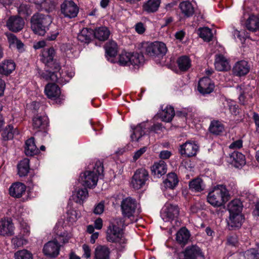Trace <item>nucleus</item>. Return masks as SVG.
<instances>
[{
  "mask_svg": "<svg viewBox=\"0 0 259 259\" xmlns=\"http://www.w3.org/2000/svg\"><path fill=\"white\" fill-rule=\"evenodd\" d=\"M41 60L46 66L54 71H40L39 74L41 78L46 80H51L59 84L66 82L61 66L57 60L56 51L53 48L45 49L41 53Z\"/></svg>",
  "mask_w": 259,
  "mask_h": 259,
  "instance_id": "obj_1",
  "label": "nucleus"
},
{
  "mask_svg": "<svg viewBox=\"0 0 259 259\" xmlns=\"http://www.w3.org/2000/svg\"><path fill=\"white\" fill-rule=\"evenodd\" d=\"M104 171L103 164L100 161L96 162L93 170H86L80 175L79 181L82 186L93 188L97 184L99 176Z\"/></svg>",
  "mask_w": 259,
  "mask_h": 259,
  "instance_id": "obj_2",
  "label": "nucleus"
},
{
  "mask_svg": "<svg viewBox=\"0 0 259 259\" xmlns=\"http://www.w3.org/2000/svg\"><path fill=\"white\" fill-rule=\"evenodd\" d=\"M230 195L225 187L218 185L209 192L207 200L209 203L214 207L223 205L229 199Z\"/></svg>",
  "mask_w": 259,
  "mask_h": 259,
  "instance_id": "obj_3",
  "label": "nucleus"
},
{
  "mask_svg": "<svg viewBox=\"0 0 259 259\" xmlns=\"http://www.w3.org/2000/svg\"><path fill=\"white\" fill-rule=\"evenodd\" d=\"M51 22V18L49 15L36 13L31 19V28L35 34L44 35L48 26Z\"/></svg>",
  "mask_w": 259,
  "mask_h": 259,
  "instance_id": "obj_4",
  "label": "nucleus"
},
{
  "mask_svg": "<svg viewBox=\"0 0 259 259\" xmlns=\"http://www.w3.org/2000/svg\"><path fill=\"white\" fill-rule=\"evenodd\" d=\"M144 56L142 54L122 52L119 56L118 63L122 66H139L144 62Z\"/></svg>",
  "mask_w": 259,
  "mask_h": 259,
  "instance_id": "obj_5",
  "label": "nucleus"
},
{
  "mask_svg": "<svg viewBox=\"0 0 259 259\" xmlns=\"http://www.w3.org/2000/svg\"><path fill=\"white\" fill-rule=\"evenodd\" d=\"M143 48L146 54L152 57H162L167 52L166 45L160 41L146 43Z\"/></svg>",
  "mask_w": 259,
  "mask_h": 259,
  "instance_id": "obj_6",
  "label": "nucleus"
},
{
  "mask_svg": "<svg viewBox=\"0 0 259 259\" xmlns=\"http://www.w3.org/2000/svg\"><path fill=\"white\" fill-rule=\"evenodd\" d=\"M106 238L108 241L118 243L122 247L126 243V240L123 235L122 229L115 228V226H109L107 230Z\"/></svg>",
  "mask_w": 259,
  "mask_h": 259,
  "instance_id": "obj_7",
  "label": "nucleus"
},
{
  "mask_svg": "<svg viewBox=\"0 0 259 259\" xmlns=\"http://www.w3.org/2000/svg\"><path fill=\"white\" fill-rule=\"evenodd\" d=\"M149 179L148 171L143 168L137 169L133 175L131 181L132 187L136 190L142 188Z\"/></svg>",
  "mask_w": 259,
  "mask_h": 259,
  "instance_id": "obj_8",
  "label": "nucleus"
},
{
  "mask_svg": "<svg viewBox=\"0 0 259 259\" xmlns=\"http://www.w3.org/2000/svg\"><path fill=\"white\" fill-rule=\"evenodd\" d=\"M61 12L65 18H75L79 12V7L72 1H65L61 5Z\"/></svg>",
  "mask_w": 259,
  "mask_h": 259,
  "instance_id": "obj_9",
  "label": "nucleus"
},
{
  "mask_svg": "<svg viewBox=\"0 0 259 259\" xmlns=\"http://www.w3.org/2000/svg\"><path fill=\"white\" fill-rule=\"evenodd\" d=\"M137 203L135 199L131 197L123 199L121 202V209L123 216L130 218L135 212Z\"/></svg>",
  "mask_w": 259,
  "mask_h": 259,
  "instance_id": "obj_10",
  "label": "nucleus"
},
{
  "mask_svg": "<svg viewBox=\"0 0 259 259\" xmlns=\"http://www.w3.org/2000/svg\"><path fill=\"white\" fill-rule=\"evenodd\" d=\"M180 259H204V255L201 249L196 245L188 246L183 252V254L180 255Z\"/></svg>",
  "mask_w": 259,
  "mask_h": 259,
  "instance_id": "obj_11",
  "label": "nucleus"
},
{
  "mask_svg": "<svg viewBox=\"0 0 259 259\" xmlns=\"http://www.w3.org/2000/svg\"><path fill=\"white\" fill-rule=\"evenodd\" d=\"M179 214V208L177 205L167 204L163 210L161 215L163 220L167 222L177 219Z\"/></svg>",
  "mask_w": 259,
  "mask_h": 259,
  "instance_id": "obj_12",
  "label": "nucleus"
},
{
  "mask_svg": "<svg viewBox=\"0 0 259 259\" xmlns=\"http://www.w3.org/2000/svg\"><path fill=\"white\" fill-rule=\"evenodd\" d=\"M60 245L57 241H50L44 245L43 252L46 256L54 258L59 254Z\"/></svg>",
  "mask_w": 259,
  "mask_h": 259,
  "instance_id": "obj_13",
  "label": "nucleus"
},
{
  "mask_svg": "<svg viewBox=\"0 0 259 259\" xmlns=\"http://www.w3.org/2000/svg\"><path fill=\"white\" fill-rule=\"evenodd\" d=\"M214 88V83L207 77H204L199 81L198 90L202 95L211 93L213 91Z\"/></svg>",
  "mask_w": 259,
  "mask_h": 259,
  "instance_id": "obj_14",
  "label": "nucleus"
},
{
  "mask_svg": "<svg viewBox=\"0 0 259 259\" xmlns=\"http://www.w3.org/2000/svg\"><path fill=\"white\" fill-rule=\"evenodd\" d=\"M24 25V20L21 17L18 16H11L7 22V26L9 30L15 32L20 31Z\"/></svg>",
  "mask_w": 259,
  "mask_h": 259,
  "instance_id": "obj_15",
  "label": "nucleus"
},
{
  "mask_svg": "<svg viewBox=\"0 0 259 259\" xmlns=\"http://www.w3.org/2000/svg\"><path fill=\"white\" fill-rule=\"evenodd\" d=\"M198 150V146L194 142H186L180 146L179 149L181 155L187 157L195 156Z\"/></svg>",
  "mask_w": 259,
  "mask_h": 259,
  "instance_id": "obj_16",
  "label": "nucleus"
},
{
  "mask_svg": "<svg viewBox=\"0 0 259 259\" xmlns=\"http://www.w3.org/2000/svg\"><path fill=\"white\" fill-rule=\"evenodd\" d=\"M250 70L248 63L244 60L238 61L233 68V72L237 76H242L246 75Z\"/></svg>",
  "mask_w": 259,
  "mask_h": 259,
  "instance_id": "obj_17",
  "label": "nucleus"
},
{
  "mask_svg": "<svg viewBox=\"0 0 259 259\" xmlns=\"http://www.w3.org/2000/svg\"><path fill=\"white\" fill-rule=\"evenodd\" d=\"M48 119L45 116L36 115L32 119L33 129L37 131H44L48 126Z\"/></svg>",
  "mask_w": 259,
  "mask_h": 259,
  "instance_id": "obj_18",
  "label": "nucleus"
},
{
  "mask_svg": "<svg viewBox=\"0 0 259 259\" xmlns=\"http://www.w3.org/2000/svg\"><path fill=\"white\" fill-rule=\"evenodd\" d=\"M214 66L219 71H227L230 68L228 60L222 54L215 55Z\"/></svg>",
  "mask_w": 259,
  "mask_h": 259,
  "instance_id": "obj_19",
  "label": "nucleus"
},
{
  "mask_svg": "<svg viewBox=\"0 0 259 259\" xmlns=\"http://www.w3.org/2000/svg\"><path fill=\"white\" fill-rule=\"evenodd\" d=\"M36 9L39 11L50 13L55 9V3L52 0L36 1L34 2Z\"/></svg>",
  "mask_w": 259,
  "mask_h": 259,
  "instance_id": "obj_20",
  "label": "nucleus"
},
{
  "mask_svg": "<svg viewBox=\"0 0 259 259\" xmlns=\"http://www.w3.org/2000/svg\"><path fill=\"white\" fill-rule=\"evenodd\" d=\"M15 69V63L11 60H6L0 64V77L8 76Z\"/></svg>",
  "mask_w": 259,
  "mask_h": 259,
  "instance_id": "obj_21",
  "label": "nucleus"
},
{
  "mask_svg": "<svg viewBox=\"0 0 259 259\" xmlns=\"http://www.w3.org/2000/svg\"><path fill=\"white\" fill-rule=\"evenodd\" d=\"M14 225L9 220L0 221V235L2 236H12L14 234Z\"/></svg>",
  "mask_w": 259,
  "mask_h": 259,
  "instance_id": "obj_22",
  "label": "nucleus"
},
{
  "mask_svg": "<svg viewBox=\"0 0 259 259\" xmlns=\"http://www.w3.org/2000/svg\"><path fill=\"white\" fill-rule=\"evenodd\" d=\"M45 91L47 97L53 100L57 99L61 94L60 88L55 83H49L47 84Z\"/></svg>",
  "mask_w": 259,
  "mask_h": 259,
  "instance_id": "obj_23",
  "label": "nucleus"
},
{
  "mask_svg": "<svg viewBox=\"0 0 259 259\" xmlns=\"http://www.w3.org/2000/svg\"><path fill=\"white\" fill-rule=\"evenodd\" d=\"M26 186L22 183H14L9 188V193L13 197L20 198L25 193Z\"/></svg>",
  "mask_w": 259,
  "mask_h": 259,
  "instance_id": "obj_24",
  "label": "nucleus"
},
{
  "mask_svg": "<svg viewBox=\"0 0 259 259\" xmlns=\"http://www.w3.org/2000/svg\"><path fill=\"white\" fill-rule=\"evenodd\" d=\"M179 8L181 10V14L184 18H189L194 14V8L190 2L183 1L180 3Z\"/></svg>",
  "mask_w": 259,
  "mask_h": 259,
  "instance_id": "obj_25",
  "label": "nucleus"
},
{
  "mask_svg": "<svg viewBox=\"0 0 259 259\" xmlns=\"http://www.w3.org/2000/svg\"><path fill=\"white\" fill-rule=\"evenodd\" d=\"M110 250L106 245H99L94 251L95 259H110Z\"/></svg>",
  "mask_w": 259,
  "mask_h": 259,
  "instance_id": "obj_26",
  "label": "nucleus"
},
{
  "mask_svg": "<svg viewBox=\"0 0 259 259\" xmlns=\"http://www.w3.org/2000/svg\"><path fill=\"white\" fill-rule=\"evenodd\" d=\"M230 162L235 167L239 168L245 163V156L238 151H234L230 154Z\"/></svg>",
  "mask_w": 259,
  "mask_h": 259,
  "instance_id": "obj_27",
  "label": "nucleus"
},
{
  "mask_svg": "<svg viewBox=\"0 0 259 259\" xmlns=\"http://www.w3.org/2000/svg\"><path fill=\"white\" fill-rule=\"evenodd\" d=\"M166 163L163 160H159L158 162L154 163L151 167L152 174L157 178H160L164 175L166 172Z\"/></svg>",
  "mask_w": 259,
  "mask_h": 259,
  "instance_id": "obj_28",
  "label": "nucleus"
},
{
  "mask_svg": "<svg viewBox=\"0 0 259 259\" xmlns=\"http://www.w3.org/2000/svg\"><path fill=\"white\" fill-rule=\"evenodd\" d=\"M133 130V134L131 136L132 141H139L140 138L145 135L146 129V123L142 122L136 127H132Z\"/></svg>",
  "mask_w": 259,
  "mask_h": 259,
  "instance_id": "obj_29",
  "label": "nucleus"
},
{
  "mask_svg": "<svg viewBox=\"0 0 259 259\" xmlns=\"http://www.w3.org/2000/svg\"><path fill=\"white\" fill-rule=\"evenodd\" d=\"M242 216L241 214H230L228 225L230 230H234L241 227Z\"/></svg>",
  "mask_w": 259,
  "mask_h": 259,
  "instance_id": "obj_30",
  "label": "nucleus"
},
{
  "mask_svg": "<svg viewBox=\"0 0 259 259\" xmlns=\"http://www.w3.org/2000/svg\"><path fill=\"white\" fill-rule=\"evenodd\" d=\"M175 115L174 108L171 106H166L159 113L160 118L166 122H170Z\"/></svg>",
  "mask_w": 259,
  "mask_h": 259,
  "instance_id": "obj_31",
  "label": "nucleus"
},
{
  "mask_svg": "<svg viewBox=\"0 0 259 259\" xmlns=\"http://www.w3.org/2000/svg\"><path fill=\"white\" fill-rule=\"evenodd\" d=\"M39 150L37 148L34 138L31 137L25 142V153L27 156H33L38 153Z\"/></svg>",
  "mask_w": 259,
  "mask_h": 259,
  "instance_id": "obj_32",
  "label": "nucleus"
},
{
  "mask_svg": "<svg viewBox=\"0 0 259 259\" xmlns=\"http://www.w3.org/2000/svg\"><path fill=\"white\" fill-rule=\"evenodd\" d=\"M245 26L250 31H256L259 29V18L255 15L250 16L245 22Z\"/></svg>",
  "mask_w": 259,
  "mask_h": 259,
  "instance_id": "obj_33",
  "label": "nucleus"
},
{
  "mask_svg": "<svg viewBox=\"0 0 259 259\" xmlns=\"http://www.w3.org/2000/svg\"><path fill=\"white\" fill-rule=\"evenodd\" d=\"M110 34L109 30L105 26L96 28L94 32L95 37L100 41L107 40L109 38Z\"/></svg>",
  "mask_w": 259,
  "mask_h": 259,
  "instance_id": "obj_34",
  "label": "nucleus"
},
{
  "mask_svg": "<svg viewBox=\"0 0 259 259\" xmlns=\"http://www.w3.org/2000/svg\"><path fill=\"white\" fill-rule=\"evenodd\" d=\"M190 237L189 231L185 227L181 228L176 234L177 241L181 244L185 245Z\"/></svg>",
  "mask_w": 259,
  "mask_h": 259,
  "instance_id": "obj_35",
  "label": "nucleus"
},
{
  "mask_svg": "<svg viewBox=\"0 0 259 259\" xmlns=\"http://www.w3.org/2000/svg\"><path fill=\"white\" fill-rule=\"evenodd\" d=\"M243 208L242 202L239 199L232 200L228 205L230 214H240Z\"/></svg>",
  "mask_w": 259,
  "mask_h": 259,
  "instance_id": "obj_36",
  "label": "nucleus"
},
{
  "mask_svg": "<svg viewBox=\"0 0 259 259\" xmlns=\"http://www.w3.org/2000/svg\"><path fill=\"white\" fill-rule=\"evenodd\" d=\"M160 3L161 0H148L144 4L143 9L148 13L155 12L158 10Z\"/></svg>",
  "mask_w": 259,
  "mask_h": 259,
  "instance_id": "obj_37",
  "label": "nucleus"
},
{
  "mask_svg": "<svg viewBox=\"0 0 259 259\" xmlns=\"http://www.w3.org/2000/svg\"><path fill=\"white\" fill-rule=\"evenodd\" d=\"M179 182L177 176L175 173L171 172L167 175V178L163 181L165 188L173 189L178 185Z\"/></svg>",
  "mask_w": 259,
  "mask_h": 259,
  "instance_id": "obj_38",
  "label": "nucleus"
},
{
  "mask_svg": "<svg viewBox=\"0 0 259 259\" xmlns=\"http://www.w3.org/2000/svg\"><path fill=\"white\" fill-rule=\"evenodd\" d=\"M209 131L210 133L215 135H220L224 131V126L218 120H213L210 122Z\"/></svg>",
  "mask_w": 259,
  "mask_h": 259,
  "instance_id": "obj_39",
  "label": "nucleus"
},
{
  "mask_svg": "<svg viewBox=\"0 0 259 259\" xmlns=\"http://www.w3.org/2000/svg\"><path fill=\"white\" fill-rule=\"evenodd\" d=\"M105 48L107 57H114L117 54V45L114 41H110L107 42Z\"/></svg>",
  "mask_w": 259,
  "mask_h": 259,
  "instance_id": "obj_40",
  "label": "nucleus"
},
{
  "mask_svg": "<svg viewBox=\"0 0 259 259\" xmlns=\"http://www.w3.org/2000/svg\"><path fill=\"white\" fill-rule=\"evenodd\" d=\"M18 174L20 177L25 176L29 170V159L24 158L18 165Z\"/></svg>",
  "mask_w": 259,
  "mask_h": 259,
  "instance_id": "obj_41",
  "label": "nucleus"
},
{
  "mask_svg": "<svg viewBox=\"0 0 259 259\" xmlns=\"http://www.w3.org/2000/svg\"><path fill=\"white\" fill-rule=\"evenodd\" d=\"M177 63L182 71H186L191 67V61L189 57L185 56L180 57L177 60Z\"/></svg>",
  "mask_w": 259,
  "mask_h": 259,
  "instance_id": "obj_42",
  "label": "nucleus"
},
{
  "mask_svg": "<svg viewBox=\"0 0 259 259\" xmlns=\"http://www.w3.org/2000/svg\"><path fill=\"white\" fill-rule=\"evenodd\" d=\"M92 33V30L84 28L78 34L77 38L78 40L82 42L89 43L91 39Z\"/></svg>",
  "mask_w": 259,
  "mask_h": 259,
  "instance_id": "obj_43",
  "label": "nucleus"
},
{
  "mask_svg": "<svg viewBox=\"0 0 259 259\" xmlns=\"http://www.w3.org/2000/svg\"><path fill=\"white\" fill-rule=\"evenodd\" d=\"M189 187L192 191L200 192L204 190L203 181L200 178H196L189 183Z\"/></svg>",
  "mask_w": 259,
  "mask_h": 259,
  "instance_id": "obj_44",
  "label": "nucleus"
},
{
  "mask_svg": "<svg viewBox=\"0 0 259 259\" xmlns=\"http://www.w3.org/2000/svg\"><path fill=\"white\" fill-rule=\"evenodd\" d=\"M75 193L77 198L76 202L80 204L83 203L89 196L88 191L85 188H78Z\"/></svg>",
  "mask_w": 259,
  "mask_h": 259,
  "instance_id": "obj_45",
  "label": "nucleus"
},
{
  "mask_svg": "<svg viewBox=\"0 0 259 259\" xmlns=\"http://www.w3.org/2000/svg\"><path fill=\"white\" fill-rule=\"evenodd\" d=\"M199 35L204 41H209L212 37L211 30L208 27L200 28L198 29Z\"/></svg>",
  "mask_w": 259,
  "mask_h": 259,
  "instance_id": "obj_46",
  "label": "nucleus"
},
{
  "mask_svg": "<svg viewBox=\"0 0 259 259\" xmlns=\"http://www.w3.org/2000/svg\"><path fill=\"white\" fill-rule=\"evenodd\" d=\"M15 134V131L14 130L13 126L9 125L3 132L2 136L4 141H7L12 139Z\"/></svg>",
  "mask_w": 259,
  "mask_h": 259,
  "instance_id": "obj_47",
  "label": "nucleus"
},
{
  "mask_svg": "<svg viewBox=\"0 0 259 259\" xmlns=\"http://www.w3.org/2000/svg\"><path fill=\"white\" fill-rule=\"evenodd\" d=\"M14 256L15 259H33L32 253L26 249L17 251Z\"/></svg>",
  "mask_w": 259,
  "mask_h": 259,
  "instance_id": "obj_48",
  "label": "nucleus"
},
{
  "mask_svg": "<svg viewBox=\"0 0 259 259\" xmlns=\"http://www.w3.org/2000/svg\"><path fill=\"white\" fill-rule=\"evenodd\" d=\"M17 10L19 14L24 17L29 16L32 13L29 6L24 4L20 5Z\"/></svg>",
  "mask_w": 259,
  "mask_h": 259,
  "instance_id": "obj_49",
  "label": "nucleus"
},
{
  "mask_svg": "<svg viewBox=\"0 0 259 259\" xmlns=\"http://www.w3.org/2000/svg\"><path fill=\"white\" fill-rule=\"evenodd\" d=\"M244 259H259V252L254 248H251L243 253Z\"/></svg>",
  "mask_w": 259,
  "mask_h": 259,
  "instance_id": "obj_50",
  "label": "nucleus"
},
{
  "mask_svg": "<svg viewBox=\"0 0 259 259\" xmlns=\"http://www.w3.org/2000/svg\"><path fill=\"white\" fill-rule=\"evenodd\" d=\"M12 242L15 247H19L27 244V240L25 238L18 235L12 238Z\"/></svg>",
  "mask_w": 259,
  "mask_h": 259,
  "instance_id": "obj_51",
  "label": "nucleus"
},
{
  "mask_svg": "<svg viewBox=\"0 0 259 259\" xmlns=\"http://www.w3.org/2000/svg\"><path fill=\"white\" fill-rule=\"evenodd\" d=\"M105 209V201H101L94 206L93 212L95 214L100 215L102 214Z\"/></svg>",
  "mask_w": 259,
  "mask_h": 259,
  "instance_id": "obj_52",
  "label": "nucleus"
},
{
  "mask_svg": "<svg viewBox=\"0 0 259 259\" xmlns=\"http://www.w3.org/2000/svg\"><path fill=\"white\" fill-rule=\"evenodd\" d=\"M124 224V221L121 218H116L110 223L109 226H114L115 228H118L119 229H122Z\"/></svg>",
  "mask_w": 259,
  "mask_h": 259,
  "instance_id": "obj_53",
  "label": "nucleus"
},
{
  "mask_svg": "<svg viewBox=\"0 0 259 259\" xmlns=\"http://www.w3.org/2000/svg\"><path fill=\"white\" fill-rule=\"evenodd\" d=\"M242 147V140H238L229 145V148L232 149H239Z\"/></svg>",
  "mask_w": 259,
  "mask_h": 259,
  "instance_id": "obj_54",
  "label": "nucleus"
},
{
  "mask_svg": "<svg viewBox=\"0 0 259 259\" xmlns=\"http://www.w3.org/2000/svg\"><path fill=\"white\" fill-rule=\"evenodd\" d=\"M7 37L10 46L15 45L17 41L19 40L13 34H9L7 35Z\"/></svg>",
  "mask_w": 259,
  "mask_h": 259,
  "instance_id": "obj_55",
  "label": "nucleus"
},
{
  "mask_svg": "<svg viewBox=\"0 0 259 259\" xmlns=\"http://www.w3.org/2000/svg\"><path fill=\"white\" fill-rule=\"evenodd\" d=\"M82 249L83 251V256L85 258H89L91 256V249L87 244L82 245Z\"/></svg>",
  "mask_w": 259,
  "mask_h": 259,
  "instance_id": "obj_56",
  "label": "nucleus"
},
{
  "mask_svg": "<svg viewBox=\"0 0 259 259\" xmlns=\"http://www.w3.org/2000/svg\"><path fill=\"white\" fill-rule=\"evenodd\" d=\"M146 147H144L137 151L133 156L134 160L135 161L137 160L143 154L146 152Z\"/></svg>",
  "mask_w": 259,
  "mask_h": 259,
  "instance_id": "obj_57",
  "label": "nucleus"
},
{
  "mask_svg": "<svg viewBox=\"0 0 259 259\" xmlns=\"http://www.w3.org/2000/svg\"><path fill=\"white\" fill-rule=\"evenodd\" d=\"M135 30L139 34H142L145 31V28L144 26L143 23L139 22L135 25Z\"/></svg>",
  "mask_w": 259,
  "mask_h": 259,
  "instance_id": "obj_58",
  "label": "nucleus"
},
{
  "mask_svg": "<svg viewBox=\"0 0 259 259\" xmlns=\"http://www.w3.org/2000/svg\"><path fill=\"white\" fill-rule=\"evenodd\" d=\"M171 155V153L168 150L161 151L159 153V157L161 159H167Z\"/></svg>",
  "mask_w": 259,
  "mask_h": 259,
  "instance_id": "obj_59",
  "label": "nucleus"
},
{
  "mask_svg": "<svg viewBox=\"0 0 259 259\" xmlns=\"http://www.w3.org/2000/svg\"><path fill=\"white\" fill-rule=\"evenodd\" d=\"M162 128L163 127L162 124L157 123L151 127L150 131H153L155 133H158L160 131H162Z\"/></svg>",
  "mask_w": 259,
  "mask_h": 259,
  "instance_id": "obj_60",
  "label": "nucleus"
},
{
  "mask_svg": "<svg viewBox=\"0 0 259 259\" xmlns=\"http://www.w3.org/2000/svg\"><path fill=\"white\" fill-rule=\"evenodd\" d=\"M229 109L231 114L234 115H237L240 113L238 105L231 104L229 106Z\"/></svg>",
  "mask_w": 259,
  "mask_h": 259,
  "instance_id": "obj_61",
  "label": "nucleus"
},
{
  "mask_svg": "<svg viewBox=\"0 0 259 259\" xmlns=\"http://www.w3.org/2000/svg\"><path fill=\"white\" fill-rule=\"evenodd\" d=\"M227 242L229 244L235 246L237 243V238L235 235H230L228 236Z\"/></svg>",
  "mask_w": 259,
  "mask_h": 259,
  "instance_id": "obj_62",
  "label": "nucleus"
},
{
  "mask_svg": "<svg viewBox=\"0 0 259 259\" xmlns=\"http://www.w3.org/2000/svg\"><path fill=\"white\" fill-rule=\"evenodd\" d=\"M30 233L29 228L27 226H25V227H23L21 230V231L20 232V234L18 235V236H22L25 238V237H26L29 235Z\"/></svg>",
  "mask_w": 259,
  "mask_h": 259,
  "instance_id": "obj_63",
  "label": "nucleus"
},
{
  "mask_svg": "<svg viewBox=\"0 0 259 259\" xmlns=\"http://www.w3.org/2000/svg\"><path fill=\"white\" fill-rule=\"evenodd\" d=\"M15 46L19 52H23L25 51L24 45L20 40L19 39L17 41Z\"/></svg>",
  "mask_w": 259,
  "mask_h": 259,
  "instance_id": "obj_64",
  "label": "nucleus"
}]
</instances>
